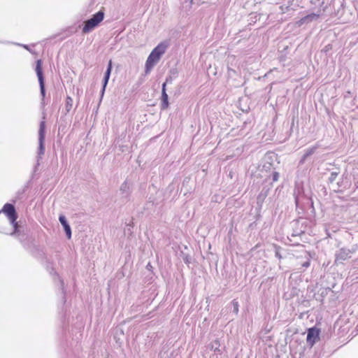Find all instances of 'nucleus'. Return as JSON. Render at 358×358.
I'll list each match as a JSON object with an SVG mask.
<instances>
[{
  "label": "nucleus",
  "mask_w": 358,
  "mask_h": 358,
  "mask_svg": "<svg viewBox=\"0 0 358 358\" xmlns=\"http://www.w3.org/2000/svg\"><path fill=\"white\" fill-rule=\"evenodd\" d=\"M45 122L42 121L41 122L40 125V130H39V145H40V149H43V128H44Z\"/></svg>",
  "instance_id": "nucleus-7"
},
{
  "label": "nucleus",
  "mask_w": 358,
  "mask_h": 358,
  "mask_svg": "<svg viewBox=\"0 0 358 358\" xmlns=\"http://www.w3.org/2000/svg\"><path fill=\"white\" fill-rule=\"evenodd\" d=\"M64 231L66 232V236L69 239L71 238V228H70V226L69 224L67 225H65L64 227Z\"/></svg>",
  "instance_id": "nucleus-11"
},
{
  "label": "nucleus",
  "mask_w": 358,
  "mask_h": 358,
  "mask_svg": "<svg viewBox=\"0 0 358 358\" xmlns=\"http://www.w3.org/2000/svg\"><path fill=\"white\" fill-rule=\"evenodd\" d=\"M73 107V99L70 96H67L66 99V112H69Z\"/></svg>",
  "instance_id": "nucleus-10"
},
{
  "label": "nucleus",
  "mask_w": 358,
  "mask_h": 358,
  "mask_svg": "<svg viewBox=\"0 0 358 358\" xmlns=\"http://www.w3.org/2000/svg\"><path fill=\"white\" fill-rule=\"evenodd\" d=\"M319 17H320V14H316V13H311V14L307 15L299 21V24H302L306 22H312L313 20H315L318 19Z\"/></svg>",
  "instance_id": "nucleus-6"
},
{
  "label": "nucleus",
  "mask_w": 358,
  "mask_h": 358,
  "mask_svg": "<svg viewBox=\"0 0 358 358\" xmlns=\"http://www.w3.org/2000/svg\"><path fill=\"white\" fill-rule=\"evenodd\" d=\"M104 17V13L101 10L94 14L92 18L86 20L84 22L83 27V32L86 34L94 29L101 22L103 21Z\"/></svg>",
  "instance_id": "nucleus-2"
},
{
  "label": "nucleus",
  "mask_w": 358,
  "mask_h": 358,
  "mask_svg": "<svg viewBox=\"0 0 358 358\" xmlns=\"http://www.w3.org/2000/svg\"><path fill=\"white\" fill-rule=\"evenodd\" d=\"M2 211L7 216L15 229V232H16L18 227V224L17 222V214L15 211L14 206L10 203H6L4 205Z\"/></svg>",
  "instance_id": "nucleus-3"
},
{
  "label": "nucleus",
  "mask_w": 358,
  "mask_h": 358,
  "mask_svg": "<svg viewBox=\"0 0 358 358\" xmlns=\"http://www.w3.org/2000/svg\"><path fill=\"white\" fill-rule=\"evenodd\" d=\"M278 178H279V174L278 172H274L273 173V180L274 182L277 181L278 180Z\"/></svg>",
  "instance_id": "nucleus-14"
},
{
  "label": "nucleus",
  "mask_w": 358,
  "mask_h": 358,
  "mask_svg": "<svg viewBox=\"0 0 358 358\" xmlns=\"http://www.w3.org/2000/svg\"><path fill=\"white\" fill-rule=\"evenodd\" d=\"M59 221L63 227L68 224L65 217L63 215L59 216Z\"/></svg>",
  "instance_id": "nucleus-12"
},
{
  "label": "nucleus",
  "mask_w": 358,
  "mask_h": 358,
  "mask_svg": "<svg viewBox=\"0 0 358 358\" xmlns=\"http://www.w3.org/2000/svg\"><path fill=\"white\" fill-rule=\"evenodd\" d=\"M315 150V148H312L308 149L305 154V157H308V156L312 155L313 153H314Z\"/></svg>",
  "instance_id": "nucleus-13"
},
{
  "label": "nucleus",
  "mask_w": 358,
  "mask_h": 358,
  "mask_svg": "<svg viewBox=\"0 0 358 358\" xmlns=\"http://www.w3.org/2000/svg\"><path fill=\"white\" fill-rule=\"evenodd\" d=\"M310 261H307V262H304V263L303 264V265H302V266H303V267H306V268H308V267H309V266H310Z\"/></svg>",
  "instance_id": "nucleus-15"
},
{
  "label": "nucleus",
  "mask_w": 358,
  "mask_h": 358,
  "mask_svg": "<svg viewBox=\"0 0 358 358\" xmlns=\"http://www.w3.org/2000/svg\"><path fill=\"white\" fill-rule=\"evenodd\" d=\"M165 86H166V84L164 83L163 89H162V101H163V105H164V108H166L168 107L169 103H168V95L165 91Z\"/></svg>",
  "instance_id": "nucleus-9"
},
{
  "label": "nucleus",
  "mask_w": 358,
  "mask_h": 358,
  "mask_svg": "<svg viewBox=\"0 0 358 358\" xmlns=\"http://www.w3.org/2000/svg\"><path fill=\"white\" fill-rule=\"evenodd\" d=\"M320 330L317 327L309 328L307 331V343L310 346H313L314 344L320 339Z\"/></svg>",
  "instance_id": "nucleus-4"
},
{
  "label": "nucleus",
  "mask_w": 358,
  "mask_h": 358,
  "mask_svg": "<svg viewBox=\"0 0 358 358\" xmlns=\"http://www.w3.org/2000/svg\"><path fill=\"white\" fill-rule=\"evenodd\" d=\"M111 69H112V62L110 61L107 71H106V72L105 73V76H104L103 88L106 87V85L108 83V79L110 77V71H111Z\"/></svg>",
  "instance_id": "nucleus-8"
},
{
  "label": "nucleus",
  "mask_w": 358,
  "mask_h": 358,
  "mask_svg": "<svg viewBox=\"0 0 358 358\" xmlns=\"http://www.w3.org/2000/svg\"><path fill=\"white\" fill-rule=\"evenodd\" d=\"M41 64H42L41 60H40V59L38 60L37 64H36V73L38 77V80L40 83L41 92L42 95L44 96H45V85H44V82H43Z\"/></svg>",
  "instance_id": "nucleus-5"
},
{
  "label": "nucleus",
  "mask_w": 358,
  "mask_h": 358,
  "mask_svg": "<svg viewBox=\"0 0 358 358\" xmlns=\"http://www.w3.org/2000/svg\"><path fill=\"white\" fill-rule=\"evenodd\" d=\"M167 47L168 43L166 42H162L154 48L146 61L145 67L147 72L150 71V69L159 62L161 56L165 52Z\"/></svg>",
  "instance_id": "nucleus-1"
},
{
  "label": "nucleus",
  "mask_w": 358,
  "mask_h": 358,
  "mask_svg": "<svg viewBox=\"0 0 358 358\" xmlns=\"http://www.w3.org/2000/svg\"><path fill=\"white\" fill-rule=\"evenodd\" d=\"M234 306H235V307H234V310H235V311L237 313V312L238 311V302H236H236H234Z\"/></svg>",
  "instance_id": "nucleus-16"
}]
</instances>
